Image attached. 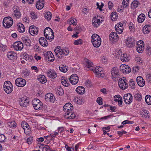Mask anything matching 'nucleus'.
<instances>
[{
    "label": "nucleus",
    "instance_id": "obj_1",
    "mask_svg": "<svg viewBox=\"0 0 151 151\" xmlns=\"http://www.w3.org/2000/svg\"><path fill=\"white\" fill-rule=\"evenodd\" d=\"M54 51L56 55L60 58H61L64 56L67 55L69 52L67 48L62 49L60 46L56 47Z\"/></svg>",
    "mask_w": 151,
    "mask_h": 151
},
{
    "label": "nucleus",
    "instance_id": "obj_2",
    "mask_svg": "<svg viewBox=\"0 0 151 151\" xmlns=\"http://www.w3.org/2000/svg\"><path fill=\"white\" fill-rule=\"evenodd\" d=\"M91 41L93 46L96 47H99L101 44V38L96 34L92 35L91 37Z\"/></svg>",
    "mask_w": 151,
    "mask_h": 151
},
{
    "label": "nucleus",
    "instance_id": "obj_3",
    "mask_svg": "<svg viewBox=\"0 0 151 151\" xmlns=\"http://www.w3.org/2000/svg\"><path fill=\"white\" fill-rule=\"evenodd\" d=\"M44 33L45 37L50 41H52L54 38V33L52 29L50 27H46L44 30Z\"/></svg>",
    "mask_w": 151,
    "mask_h": 151
},
{
    "label": "nucleus",
    "instance_id": "obj_4",
    "mask_svg": "<svg viewBox=\"0 0 151 151\" xmlns=\"http://www.w3.org/2000/svg\"><path fill=\"white\" fill-rule=\"evenodd\" d=\"M13 86L12 83L9 81L5 82L4 84V89L7 93H11L13 91Z\"/></svg>",
    "mask_w": 151,
    "mask_h": 151
},
{
    "label": "nucleus",
    "instance_id": "obj_5",
    "mask_svg": "<svg viewBox=\"0 0 151 151\" xmlns=\"http://www.w3.org/2000/svg\"><path fill=\"white\" fill-rule=\"evenodd\" d=\"M32 103L34 108L36 110H40L43 108L42 102L38 99H34L32 100Z\"/></svg>",
    "mask_w": 151,
    "mask_h": 151
},
{
    "label": "nucleus",
    "instance_id": "obj_6",
    "mask_svg": "<svg viewBox=\"0 0 151 151\" xmlns=\"http://www.w3.org/2000/svg\"><path fill=\"white\" fill-rule=\"evenodd\" d=\"M13 23V19L9 17L4 18L3 22V25L6 28L10 27Z\"/></svg>",
    "mask_w": 151,
    "mask_h": 151
},
{
    "label": "nucleus",
    "instance_id": "obj_7",
    "mask_svg": "<svg viewBox=\"0 0 151 151\" xmlns=\"http://www.w3.org/2000/svg\"><path fill=\"white\" fill-rule=\"evenodd\" d=\"M12 10V15L13 17L17 19H19L21 15L19 8L17 6H14L13 7Z\"/></svg>",
    "mask_w": 151,
    "mask_h": 151
},
{
    "label": "nucleus",
    "instance_id": "obj_8",
    "mask_svg": "<svg viewBox=\"0 0 151 151\" xmlns=\"http://www.w3.org/2000/svg\"><path fill=\"white\" fill-rule=\"evenodd\" d=\"M103 68L98 66H97L96 68L94 67V69L93 70L94 73L96 75V76L97 77H103L105 75L102 70Z\"/></svg>",
    "mask_w": 151,
    "mask_h": 151
},
{
    "label": "nucleus",
    "instance_id": "obj_9",
    "mask_svg": "<svg viewBox=\"0 0 151 151\" xmlns=\"http://www.w3.org/2000/svg\"><path fill=\"white\" fill-rule=\"evenodd\" d=\"M127 82V80L125 78L119 80L118 81L119 87L123 90L127 89L128 87Z\"/></svg>",
    "mask_w": 151,
    "mask_h": 151
},
{
    "label": "nucleus",
    "instance_id": "obj_10",
    "mask_svg": "<svg viewBox=\"0 0 151 151\" xmlns=\"http://www.w3.org/2000/svg\"><path fill=\"white\" fill-rule=\"evenodd\" d=\"M136 41L131 37H128L126 40L125 43L126 46L129 48H132L134 46Z\"/></svg>",
    "mask_w": 151,
    "mask_h": 151
},
{
    "label": "nucleus",
    "instance_id": "obj_11",
    "mask_svg": "<svg viewBox=\"0 0 151 151\" xmlns=\"http://www.w3.org/2000/svg\"><path fill=\"white\" fill-rule=\"evenodd\" d=\"M145 44L144 42L142 40L137 42L136 45V49L137 51L139 53H142L144 49Z\"/></svg>",
    "mask_w": 151,
    "mask_h": 151
},
{
    "label": "nucleus",
    "instance_id": "obj_12",
    "mask_svg": "<svg viewBox=\"0 0 151 151\" xmlns=\"http://www.w3.org/2000/svg\"><path fill=\"white\" fill-rule=\"evenodd\" d=\"M15 84L17 86L22 87L26 85V81L22 78H18L16 79Z\"/></svg>",
    "mask_w": 151,
    "mask_h": 151
},
{
    "label": "nucleus",
    "instance_id": "obj_13",
    "mask_svg": "<svg viewBox=\"0 0 151 151\" xmlns=\"http://www.w3.org/2000/svg\"><path fill=\"white\" fill-rule=\"evenodd\" d=\"M44 56L47 61H53L55 59L54 55L50 51H48L44 54Z\"/></svg>",
    "mask_w": 151,
    "mask_h": 151
},
{
    "label": "nucleus",
    "instance_id": "obj_14",
    "mask_svg": "<svg viewBox=\"0 0 151 151\" xmlns=\"http://www.w3.org/2000/svg\"><path fill=\"white\" fill-rule=\"evenodd\" d=\"M132 96L130 93L125 94L124 96V99L127 104H130L132 101Z\"/></svg>",
    "mask_w": 151,
    "mask_h": 151
},
{
    "label": "nucleus",
    "instance_id": "obj_15",
    "mask_svg": "<svg viewBox=\"0 0 151 151\" xmlns=\"http://www.w3.org/2000/svg\"><path fill=\"white\" fill-rule=\"evenodd\" d=\"M13 47L14 49L16 51H20L23 48V45L21 42H17L13 44Z\"/></svg>",
    "mask_w": 151,
    "mask_h": 151
},
{
    "label": "nucleus",
    "instance_id": "obj_16",
    "mask_svg": "<svg viewBox=\"0 0 151 151\" xmlns=\"http://www.w3.org/2000/svg\"><path fill=\"white\" fill-rule=\"evenodd\" d=\"M69 79L70 83L73 85L76 84L79 81V78L76 74L71 75Z\"/></svg>",
    "mask_w": 151,
    "mask_h": 151
},
{
    "label": "nucleus",
    "instance_id": "obj_17",
    "mask_svg": "<svg viewBox=\"0 0 151 151\" xmlns=\"http://www.w3.org/2000/svg\"><path fill=\"white\" fill-rule=\"evenodd\" d=\"M73 109V105L70 103H67L63 106V110L65 113L72 111Z\"/></svg>",
    "mask_w": 151,
    "mask_h": 151
},
{
    "label": "nucleus",
    "instance_id": "obj_18",
    "mask_svg": "<svg viewBox=\"0 0 151 151\" xmlns=\"http://www.w3.org/2000/svg\"><path fill=\"white\" fill-rule=\"evenodd\" d=\"M19 102L20 106L23 107L27 106L28 105L29 101L27 99L22 97L19 99Z\"/></svg>",
    "mask_w": 151,
    "mask_h": 151
},
{
    "label": "nucleus",
    "instance_id": "obj_19",
    "mask_svg": "<svg viewBox=\"0 0 151 151\" xmlns=\"http://www.w3.org/2000/svg\"><path fill=\"white\" fill-rule=\"evenodd\" d=\"M111 74L112 78L115 80L116 78H117L119 76V70L116 67L113 68L111 69Z\"/></svg>",
    "mask_w": 151,
    "mask_h": 151
},
{
    "label": "nucleus",
    "instance_id": "obj_20",
    "mask_svg": "<svg viewBox=\"0 0 151 151\" xmlns=\"http://www.w3.org/2000/svg\"><path fill=\"white\" fill-rule=\"evenodd\" d=\"M7 58L10 60H14L17 59V54L13 51H10L8 52Z\"/></svg>",
    "mask_w": 151,
    "mask_h": 151
},
{
    "label": "nucleus",
    "instance_id": "obj_21",
    "mask_svg": "<svg viewBox=\"0 0 151 151\" xmlns=\"http://www.w3.org/2000/svg\"><path fill=\"white\" fill-rule=\"evenodd\" d=\"M119 39L118 36L116 32H112L109 35V40L112 42H116Z\"/></svg>",
    "mask_w": 151,
    "mask_h": 151
},
{
    "label": "nucleus",
    "instance_id": "obj_22",
    "mask_svg": "<svg viewBox=\"0 0 151 151\" xmlns=\"http://www.w3.org/2000/svg\"><path fill=\"white\" fill-rule=\"evenodd\" d=\"M45 100L47 101H49L53 103L55 101V98L53 95L51 93H48L46 94L45 96Z\"/></svg>",
    "mask_w": 151,
    "mask_h": 151
},
{
    "label": "nucleus",
    "instance_id": "obj_23",
    "mask_svg": "<svg viewBox=\"0 0 151 151\" xmlns=\"http://www.w3.org/2000/svg\"><path fill=\"white\" fill-rule=\"evenodd\" d=\"M29 31L31 35H36L38 32L37 27L34 26H30L29 27Z\"/></svg>",
    "mask_w": 151,
    "mask_h": 151
},
{
    "label": "nucleus",
    "instance_id": "obj_24",
    "mask_svg": "<svg viewBox=\"0 0 151 151\" xmlns=\"http://www.w3.org/2000/svg\"><path fill=\"white\" fill-rule=\"evenodd\" d=\"M64 116L65 118L69 119H74L76 117L75 114L73 113L72 111L65 113Z\"/></svg>",
    "mask_w": 151,
    "mask_h": 151
},
{
    "label": "nucleus",
    "instance_id": "obj_25",
    "mask_svg": "<svg viewBox=\"0 0 151 151\" xmlns=\"http://www.w3.org/2000/svg\"><path fill=\"white\" fill-rule=\"evenodd\" d=\"M46 73L48 77L53 79L55 78L57 76V74L52 70H48Z\"/></svg>",
    "mask_w": 151,
    "mask_h": 151
},
{
    "label": "nucleus",
    "instance_id": "obj_26",
    "mask_svg": "<svg viewBox=\"0 0 151 151\" xmlns=\"http://www.w3.org/2000/svg\"><path fill=\"white\" fill-rule=\"evenodd\" d=\"M136 81L138 85L140 87H142L145 85V81L144 79L141 76H138L137 77Z\"/></svg>",
    "mask_w": 151,
    "mask_h": 151
},
{
    "label": "nucleus",
    "instance_id": "obj_27",
    "mask_svg": "<svg viewBox=\"0 0 151 151\" xmlns=\"http://www.w3.org/2000/svg\"><path fill=\"white\" fill-rule=\"evenodd\" d=\"M45 1L43 0H39L36 4V6L37 9L39 10L42 9L44 7Z\"/></svg>",
    "mask_w": 151,
    "mask_h": 151
},
{
    "label": "nucleus",
    "instance_id": "obj_28",
    "mask_svg": "<svg viewBox=\"0 0 151 151\" xmlns=\"http://www.w3.org/2000/svg\"><path fill=\"white\" fill-rule=\"evenodd\" d=\"M22 39L23 42L26 46L29 47L31 46V42L28 37L27 36L22 37Z\"/></svg>",
    "mask_w": 151,
    "mask_h": 151
},
{
    "label": "nucleus",
    "instance_id": "obj_29",
    "mask_svg": "<svg viewBox=\"0 0 151 151\" xmlns=\"http://www.w3.org/2000/svg\"><path fill=\"white\" fill-rule=\"evenodd\" d=\"M39 43L43 47H46L48 45L46 39L44 37H41L40 38Z\"/></svg>",
    "mask_w": 151,
    "mask_h": 151
},
{
    "label": "nucleus",
    "instance_id": "obj_30",
    "mask_svg": "<svg viewBox=\"0 0 151 151\" xmlns=\"http://www.w3.org/2000/svg\"><path fill=\"white\" fill-rule=\"evenodd\" d=\"M76 91L78 94L82 95L85 93V88L82 86H79L76 88Z\"/></svg>",
    "mask_w": 151,
    "mask_h": 151
},
{
    "label": "nucleus",
    "instance_id": "obj_31",
    "mask_svg": "<svg viewBox=\"0 0 151 151\" xmlns=\"http://www.w3.org/2000/svg\"><path fill=\"white\" fill-rule=\"evenodd\" d=\"M87 67L89 68L90 70H93L94 69V67L93 66V63L90 60L87 59L86 60Z\"/></svg>",
    "mask_w": 151,
    "mask_h": 151
},
{
    "label": "nucleus",
    "instance_id": "obj_32",
    "mask_svg": "<svg viewBox=\"0 0 151 151\" xmlns=\"http://www.w3.org/2000/svg\"><path fill=\"white\" fill-rule=\"evenodd\" d=\"M55 91L56 94L59 96H62L64 93L63 89L60 86L57 87L55 89Z\"/></svg>",
    "mask_w": 151,
    "mask_h": 151
},
{
    "label": "nucleus",
    "instance_id": "obj_33",
    "mask_svg": "<svg viewBox=\"0 0 151 151\" xmlns=\"http://www.w3.org/2000/svg\"><path fill=\"white\" fill-rule=\"evenodd\" d=\"M142 30L144 33H149L151 30V25L149 24L146 25L143 27Z\"/></svg>",
    "mask_w": 151,
    "mask_h": 151
},
{
    "label": "nucleus",
    "instance_id": "obj_34",
    "mask_svg": "<svg viewBox=\"0 0 151 151\" xmlns=\"http://www.w3.org/2000/svg\"><path fill=\"white\" fill-rule=\"evenodd\" d=\"M92 21L93 25L96 27H98L101 22L100 19H97L96 17H94Z\"/></svg>",
    "mask_w": 151,
    "mask_h": 151
},
{
    "label": "nucleus",
    "instance_id": "obj_35",
    "mask_svg": "<svg viewBox=\"0 0 151 151\" xmlns=\"http://www.w3.org/2000/svg\"><path fill=\"white\" fill-rule=\"evenodd\" d=\"M17 26L18 27V30L19 32L20 33H23L24 32L25 29L24 25L22 24L19 23L18 24Z\"/></svg>",
    "mask_w": 151,
    "mask_h": 151
},
{
    "label": "nucleus",
    "instance_id": "obj_36",
    "mask_svg": "<svg viewBox=\"0 0 151 151\" xmlns=\"http://www.w3.org/2000/svg\"><path fill=\"white\" fill-rule=\"evenodd\" d=\"M121 59L122 62H127L129 60V58L126 54L124 53L121 55Z\"/></svg>",
    "mask_w": 151,
    "mask_h": 151
},
{
    "label": "nucleus",
    "instance_id": "obj_37",
    "mask_svg": "<svg viewBox=\"0 0 151 151\" xmlns=\"http://www.w3.org/2000/svg\"><path fill=\"white\" fill-rule=\"evenodd\" d=\"M134 99L137 101H140L142 99V96L140 93H136L134 95Z\"/></svg>",
    "mask_w": 151,
    "mask_h": 151
},
{
    "label": "nucleus",
    "instance_id": "obj_38",
    "mask_svg": "<svg viewBox=\"0 0 151 151\" xmlns=\"http://www.w3.org/2000/svg\"><path fill=\"white\" fill-rule=\"evenodd\" d=\"M145 16L143 14H141L139 15L138 17L137 21L139 23H142L145 20Z\"/></svg>",
    "mask_w": 151,
    "mask_h": 151
},
{
    "label": "nucleus",
    "instance_id": "obj_39",
    "mask_svg": "<svg viewBox=\"0 0 151 151\" xmlns=\"http://www.w3.org/2000/svg\"><path fill=\"white\" fill-rule=\"evenodd\" d=\"M61 81L62 84L65 86H68L69 84L68 81L67 80V79L64 77H62L61 79Z\"/></svg>",
    "mask_w": 151,
    "mask_h": 151
},
{
    "label": "nucleus",
    "instance_id": "obj_40",
    "mask_svg": "<svg viewBox=\"0 0 151 151\" xmlns=\"http://www.w3.org/2000/svg\"><path fill=\"white\" fill-rule=\"evenodd\" d=\"M60 70L64 73L66 72L68 70V67L64 65H61L59 67Z\"/></svg>",
    "mask_w": 151,
    "mask_h": 151
},
{
    "label": "nucleus",
    "instance_id": "obj_41",
    "mask_svg": "<svg viewBox=\"0 0 151 151\" xmlns=\"http://www.w3.org/2000/svg\"><path fill=\"white\" fill-rule=\"evenodd\" d=\"M8 125L11 128H15L16 127L17 124L14 121L9 122L7 123Z\"/></svg>",
    "mask_w": 151,
    "mask_h": 151
},
{
    "label": "nucleus",
    "instance_id": "obj_42",
    "mask_svg": "<svg viewBox=\"0 0 151 151\" xmlns=\"http://www.w3.org/2000/svg\"><path fill=\"white\" fill-rule=\"evenodd\" d=\"M68 22H69V24H72L74 26H76L77 23V21L75 18H71L68 20Z\"/></svg>",
    "mask_w": 151,
    "mask_h": 151
},
{
    "label": "nucleus",
    "instance_id": "obj_43",
    "mask_svg": "<svg viewBox=\"0 0 151 151\" xmlns=\"http://www.w3.org/2000/svg\"><path fill=\"white\" fill-rule=\"evenodd\" d=\"M129 0H123L122 1V6L123 9L127 8L129 6Z\"/></svg>",
    "mask_w": 151,
    "mask_h": 151
},
{
    "label": "nucleus",
    "instance_id": "obj_44",
    "mask_svg": "<svg viewBox=\"0 0 151 151\" xmlns=\"http://www.w3.org/2000/svg\"><path fill=\"white\" fill-rule=\"evenodd\" d=\"M117 17L118 16L116 12H113L111 13V18L112 21H115Z\"/></svg>",
    "mask_w": 151,
    "mask_h": 151
},
{
    "label": "nucleus",
    "instance_id": "obj_45",
    "mask_svg": "<svg viewBox=\"0 0 151 151\" xmlns=\"http://www.w3.org/2000/svg\"><path fill=\"white\" fill-rule=\"evenodd\" d=\"M146 102L149 105H151V96L147 95L145 97Z\"/></svg>",
    "mask_w": 151,
    "mask_h": 151
},
{
    "label": "nucleus",
    "instance_id": "obj_46",
    "mask_svg": "<svg viewBox=\"0 0 151 151\" xmlns=\"http://www.w3.org/2000/svg\"><path fill=\"white\" fill-rule=\"evenodd\" d=\"M38 80L42 83H44L46 81V79L44 75H41L38 78Z\"/></svg>",
    "mask_w": 151,
    "mask_h": 151
},
{
    "label": "nucleus",
    "instance_id": "obj_47",
    "mask_svg": "<svg viewBox=\"0 0 151 151\" xmlns=\"http://www.w3.org/2000/svg\"><path fill=\"white\" fill-rule=\"evenodd\" d=\"M74 101L77 104H82V98L80 97H78L76 98H75L74 99Z\"/></svg>",
    "mask_w": 151,
    "mask_h": 151
},
{
    "label": "nucleus",
    "instance_id": "obj_48",
    "mask_svg": "<svg viewBox=\"0 0 151 151\" xmlns=\"http://www.w3.org/2000/svg\"><path fill=\"white\" fill-rule=\"evenodd\" d=\"M115 30L117 33L119 34H121L123 30V27H115Z\"/></svg>",
    "mask_w": 151,
    "mask_h": 151
},
{
    "label": "nucleus",
    "instance_id": "obj_49",
    "mask_svg": "<svg viewBox=\"0 0 151 151\" xmlns=\"http://www.w3.org/2000/svg\"><path fill=\"white\" fill-rule=\"evenodd\" d=\"M21 125L24 130V129H26V128L28 127H29V124L25 121H22V122Z\"/></svg>",
    "mask_w": 151,
    "mask_h": 151
},
{
    "label": "nucleus",
    "instance_id": "obj_50",
    "mask_svg": "<svg viewBox=\"0 0 151 151\" xmlns=\"http://www.w3.org/2000/svg\"><path fill=\"white\" fill-rule=\"evenodd\" d=\"M45 17L48 21L50 20L52 17L51 13L49 12H47L46 14L45 15Z\"/></svg>",
    "mask_w": 151,
    "mask_h": 151
},
{
    "label": "nucleus",
    "instance_id": "obj_51",
    "mask_svg": "<svg viewBox=\"0 0 151 151\" xmlns=\"http://www.w3.org/2000/svg\"><path fill=\"white\" fill-rule=\"evenodd\" d=\"M42 147L41 148L42 149V151H47L48 150H51V149L49 146L45 145H41Z\"/></svg>",
    "mask_w": 151,
    "mask_h": 151
},
{
    "label": "nucleus",
    "instance_id": "obj_52",
    "mask_svg": "<svg viewBox=\"0 0 151 151\" xmlns=\"http://www.w3.org/2000/svg\"><path fill=\"white\" fill-rule=\"evenodd\" d=\"M129 86L131 88L134 89L135 88V82L133 79H130L129 81Z\"/></svg>",
    "mask_w": 151,
    "mask_h": 151
},
{
    "label": "nucleus",
    "instance_id": "obj_53",
    "mask_svg": "<svg viewBox=\"0 0 151 151\" xmlns=\"http://www.w3.org/2000/svg\"><path fill=\"white\" fill-rule=\"evenodd\" d=\"M139 2L137 1H134L132 2L131 4V6L133 8H136L138 5Z\"/></svg>",
    "mask_w": 151,
    "mask_h": 151
},
{
    "label": "nucleus",
    "instance_id": "obj_54",
    "mask_svg": "<svg viewBox=\"0 0 151 151\" xmlns=\"http://www.w3.org/2000/svg\"><path fill=\"white\" fill-rule=\"evenodd\" d=\"M73 43L76 45H81L83 44V41L81 39H79L77 40H75Z\"/></svg>",
    "mask_w": 151,
    "mask_h": 151
},
{
    "label": "nucleus",
    "instance_id": "obj_55",
    "mask_svg": "<svg viewBox=\"0 0 151 151\" xmlns=\"http://www.w3.org/2000/svg\"><path fill=\"white\" fill-rule=\"evenodd\" d=\"M30 17L32 19H35L37 18L36 14L34 12H31L30 13Z\"/></svg>",
    "mask_w": 151,
    "mask_h": 151
},
{
    "label": "nucleus",
    "instance_id": "obj_56",
    "mask_svg": "<svg viewBox=\"0 0 151 151\" xmlns=\"http://www.w3.org/2000/svg\"><path fill=\"white\" fill-rule=\"evenodd\" d=\"M121 98H122L119 95H116L114 96V100L115 102H118L120 100V99H121Z\"/></svg>",
    "mask_w": 151,
    "mask_h": 151
},
{
    "label": "nucleus",
    "instance_id": "obj_57",
    "mask_svg": "<svg viewBox=\"0 0 151 151\" xmlns=\"http://www.w3.org/2000/svg\"><path fill=\"white\" fill-rule=\"evenodd\" d=\"M135 60L136 61L139 63V64L142 63L143 62V60H142V58L138 56L135 57Z\"/></svg>",
    "mask_w": 151,
    "mask_h": 151
},
{
    "label": "nucleus",
    "instance_id": "obj_58",
    "mask_svg": "<svg viewBox=\"0 0 151 151\" xmlns=\"http://www.w3.org/2000/svg\"><path fill=\"white\" fill-rule=\"evenodd\" d=\"M129 26L131 31L133 32L134 31V26L132 22H130L129 24Z\"/></svg>",
    "mask_w": 151,
    "mask_h": 151
},
{
    "label": "nucleus",
    "instance_id": "obj_59",
    "mask_svg": "<svg viewBox=\"0 0 151 151\" xmlns=\"http://www.w3.org/2000/svg\"><path fill=\"white\" fill-rule=\"evenodd\" d=\"M131 70V69L130 67L128 65H127L125 70H124L125 71L124 73L127 74L130 73Z\"/></svg>",
    "mask_w": 151,
    "mask_h": 151
},
{
    "label": "nucleus",
    "instance_id": "obj_60",
    "mask_svg": "<svg viewBox=\"0 0 151 151\" xmlns=\"http://www.w3.org/2000/svg\"><path fill=\"white\" fill-rule=\"evenodd\" d=\"M58 132H60V134L63 135V132L64 130V128L63 127H58Z\"/></svg>",
    "mask_w": 151,
    "mask_h": 151
},
{
    "label": "nucleus",
    "instance_id": "obj_61",
    "mask_svg": "<svg viewBox=\"0 0 151 151\" xmlns=\"http://www.w3.org/2000/svg\"><path fill=\"white\" fill-rule=\"evenodd\" d=\"M6 45H4L1 43H0V50L4 51L6 50Z\"/></svg>",
    "mask_w": 151,
    "mask_h": 151
},
{
    "label": "nucleus",
    "instance_id": "obj_62",
    "mask_svg": "<svg viewBox=\"0 0 151 151\" xmlns=\"http://www.w3.org/2000/svg\"><path fill=\"white\" fill-rule=\"evenodd\" d=\"M65 147L67 151H74L73 148L68 146L67 145H66Z\"/></svg>",
    "mask_w": 151,
    "mask_h": 151
},
{
    "label": "nucleus",
    "instance_id": "obj_63",
    "mask_svg": "<svg viewBox=\"0 0 151 151\" xmlns=\"http://www.w3.org/2000/svg\"><path fill=\"white\" fill-rule=\"evenodd\" d=\"M146 80L149 83H151V74H147L146 76Z\"/></svg>",
    "mask_w": 151,
    "mask_h": 151
},
{
    "label": "nucleus",
    "instance_id": "obj_64",
    "mask_svg": "<svg viewBox=\"0 0 151 151\" xmlns=\"http://www.w3.org/2000/svg\"><path fill=\"white\" fill-rule=\"evenodd\" d=\"M102 99L101 97H98L97 98L96 101L97 103L99 105H102Z\"/></svg>",
    "mask_w": 151,
    "mask_h": 151
}]
</instances>
